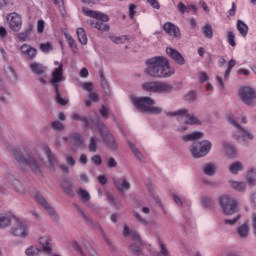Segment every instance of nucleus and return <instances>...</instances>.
<instances>
[{"instance_id":"6ab92c4d","label":"nucleus","mask_w":256,"mask_h":256,"mask_svg":"<svg viewBox=\"0 0 256 256\" xmlns=\"http://www.w3.org/2000/svg\"><path fill=\"white\" fill-rule=\"evenodd\" d=\"M166 54L170 57L171 60L174 61V63H176V65H185V58L182 54L179 53V51L168 47L166 48Z\"/></svg>"},{"instance_id":"864d4df0","label":"nucleus","mask_w":256,"mask_h":256,"mask_svg":"<svg viewBox=\"0 0 256 256\" xmlns=\"http://www.w3.org/2000/svg\"><path fill=\"white\" fill-rule=\"evenodd\" d=\"M80 87L84 90V91H88V93H91L93 91V83L91 82H84L80 84Z\"/></svg>"},{"instance_id":"2f4dec72","label":"nucleus","mask_w":256,"mask_h":256,"mask_svg":"<svg viewBox=\"0 0 256 256\" xmlns=\"http://www.w3.org/2000/svg\"><path fill=\"white\" fill-rule=\"evenodd\" d=\"M229 172L232 173V175H238L239 171H243V163L236 161L229 166Z\"/></svg>"},{"instance_id":"473e14b6","label":"nucleus","mask_w":256,"mask_h":256,"mask_svg":"<svg viewBox=\"0 0 256 256\" xmlns=\"http://www.w3.org/2000/svg\"><path fill=\"white\" fill-rule=\"evenodd\" d=\"M109 39L112 41V43H115L116 45H121L125 43V41H129V36L122 35V36H116V35H110Z\"/></svg>"},{"instance_id":"bf43d9fd","label":"nucleus","mask_w":256,"mask_h":256,"mask_svg":"<svg viewBox=\"0 0 256 256\" xmlns=\"http://www.w3.org/2000/svg\"><path fill=\"white\" fill-rule=\"evenodd\" d=\"M55 5H58L61 15H65V4L63 0H53Z\"/></svg>"},{"instance_id":"a19ab883","label":"nucleus","mask_w":256,"mask_h":256,"mask_svg":"<svg viewBox=\"0 0 256 256\" xmlns=\"http://www.w3.org/2000/svg\"><path fill=\"white\" fill-rule=\"evenodd\" d=\"M203 35L206 37V39H213V27H211V24L204 25Z\"/></svg>"},{"instance_id":"58836bf2","label":"nucleus","mask_w":256,"mask_h":256,"mask_svg":"<svg viewBox=\"0 0 256 256\" xmlns=\"http://www.w3.org/2000/svg\"><path fill=\"white\" fill-rule=\"evenodd\" d=\"M128 145L132 151V153L135 155V157L138 159V161H143V154L137 149V146L131 141H128Z\"/></svg>"},{"instance_id":"338daca9","label":"nucleus","mask_w":256,"mask_h":256,"mask_svg":"<svg viewBox=\"0 0 256 256\" xmlns=\"http://www.w3.org/2000/svg\"><path fill=\"white\" fill-rule=\"evenodd\" d=\"M91 161L92 163H94V165H101L103 163V160H101V156L99 155H94L92 158H91Z\"/></svg>"},{"instance_id":"2eb2a0df","label":"nucleus","mask_w":256,"mask_h":256,"mask_svg":"<svg viewBox=\"0 0 256 256\" xmlns=\"http://www.w3.org/2000/svg\"><path fill=\"white\" fill-rule=\"evenodd\" d=\"M34 198L37 204L41 205V207H43V209H45L48 212L50 217L57 219V212L55 211V209H53V207H51V204H49L48 201L45 200L41 194L36 193Z\"/></svg>"},{"instance_id":"37998d69","label":"nucleus","mask_w":256,"mask_h":256,"mask_svg":"<svg viewBox=\"0 0 256 256\" xmlns=\"http://www.w3.org/2000/svg\"><path fill=\"white\" fill-rule=\"evenodd\" d=\"M185 101H188V103H193L194 101H197V92L195 91H190L188 92L185 97Z\"/></svg>"},{"instance_id":"3c124183","label":"nucleus","mask_w":256,"mask_h":256,"mask_svg":"<svg viewBox=\"0 0 256 256\" xmlns=\"http://www.w3.org/2000/svg\"><path fill=\"white\" fill-rule=\"evenodd\" d=\"M202 205L203 207H206V209H211V207H213V200H211L209 197H203Z\"/></svg>"},{"instance_id":"69168bd1","label":"nucleus","mask_w":256,"mask_h":256,"mask_svg":"<svg viewBox=\"0 0 256 256\" xmlns=\"http://www.w3.org/2000/svg\"><path fill=\"white\" fill-rule=\"evenodd\" d=\"M107 165L109 169H115V167H117V161L115 160V158L110 157L107 161Z\"/></svg>"},{"instance_id":"9d476101","label":"nucleus","mask_w":256,"mask_h":256,"mask_svg":"<svg viewBox=\"0 0 256 256\" xmlns=\"http://www.w3.org/2000/svg\"><path fill=\"white\" fill-rule=\"evenodd\" d=\"M239 99L244 103V105H247V107H255L256 105V91L255 89L245 86L240 88L239 90Z\"/></svg>"},{"instance_id":"8fccbe9b","label":"nucleus","mask_w":256,"mask_h":256,"mask_svg":"<svg viewBox=\"0 0 256 256\" xmlns=\"http://www.w3.org/2000/svg\"><path fill=\"white\" fill-rule=\"evenodd\" d=\"M25 254L27 256H35V255H39V249H37L34 246H31L29 248L26 249Z\"/></svg>"},{"instance_id":"ddd939ff","label":"nucleus","mask_w":256,"mask_h":256,"mask_svg":"<svg viewBox=\"0 0 256 256\" xmlns=\"http://www.w3.org/2000/svg\"><path fill=\"white\" fill-rule=\"evenodd\" d=\"M7 22L12 31H15L16 33L21 31V27L23 26L21 15L16 12L10 13L7 15Z\"/></svg>"},{"instance_id":"f03ea898","label":"nucleus","mask_w":256,"mask_h":256,"mask_svg":"<svg viewBox=\"0 0 256 256\" xmlns=\"http://www.w3.org/2000/svg\"><path fill=\"white\" fill-rule=\"evenodd\" d=\"M132 103L140 113H149L150 115H161L163 113V108L155 106V100L151 97L133 98Z\"/></svg>"},{"instance_id":"cd10ccee","label":"nucleus","mask_w":256,"mask_h":256,"mask_svg":"<svg viewBox=\"0 0 256 256\" xmlns=\"http://www.w3.org/2000/svg\"><path fill=\"white\" fill-rule=\"evenodd\" d=\"M31 33H33V26L30 25L25 31L17 34V39L22 42L31 41Z\"/></svg>"},{"instance_id":"f8f14e48","label":"nucleus","mask_w":256,"mask_h":256,"mask_svg":"<svg viewBox=\"0 0 256 256\" xmlns=\"http://www.w3.org/2000/svg\"><path fill=\"white\" fill-rule=\"evenodd\" d=\"M10 234L14 237H22L25 239L29 235V228L27 224L23 223L19 218H14V224L10 229Z\"/></svg>"},{"instance_id":"6e6552de","label":"nucleus","mask_w":256,"mask_h":256,"mask_svg":"<svg viewBox=\"0 0 256 256\" xmlns=\"http://www.w3.org/2000/svg\"><path fill=\"white\" fill-rule=\"evenodd\" d=\"M143 91L148 93H171L173 91V85L161 81L145 82L142 84Z\"/></svg>"},{"instance_id":"393cba45","label":"nucleus","mask_w":256,"mask_h":256,"mask_svg":"<svg viewBox=\"0 0 256 256\" xmlns=\"http://www.w3.org/2000/svg\"><path fill=\"white\" fill-rule=\"evenodd\" d=\"M30 70L34 75H45V73H47V67L37 62L30 64Z\"/></svg>"},{"instance_id":"0eeeda50","label":"nucleus","mask_w":256,"mask_h":256,"mask_svg":"<svg viewBox=\"0 0 256 256\" xmlns=\"http://www.w3.org/2000/svg\"><path fill=\"white\" fill-rule=\"evenodd\" d=\"M219 204L222 209V213L226 216L235 215L239 209V202L233 196L224 195L219 198Z\"/></svg>"},{"instance_id":"774afa93","label":"nucleus","mask_w":256,"mask_h":256,"mask_svg":"<svg viewBox=\"0 0 256 256\" xmlns=\"http://www.w3.org/2000/svg\"><path fill=\"white\" fill-rule=\"evenodd\" d=\"M31 46L28 45V44H23L21 47H20V51H22L23 55H29V51L31 50Z\"/></svg>"},{"instance_id":"052dcab7","label":"nucleus","mask_w":256,"mask_h":256,"mask_svg":"<svg viewBox=\"0 0 256 256\" xmlns=\"http://www.w3.org/2000/svg\"><path fill=\"white\" fill-rule=\"evenodd\" d=\"M51 127L55 131H63V129H64L63 123H61L59 121L52 122Z\"/></svg>"},{"instance_id":"c85d7f7f","label":"nucleus","mask_w":256,"mask_h":256,"mask_svg":"<svg viewBox=\"0 0 256 256\" xmlns=\"http://www.w3.org/2000/svg\"><path fill=\"white\" fill-rule=\"evenodd\" d=\"M88 25H91V27H94V29H98V31H109V25L104 24L103 22L97 20H88Z\"/></svg>"},{"instance_id":"ea45409f","label":"nucleus","mask_w":256,"mask_h":256,"mask_svg":"<svg viewBox=\"0 0 256 256\" xmlns=\"http://www.w3.org/2000/svg\"><path fill=\"white\" fill-rule=\"evenodd\" d=\"M230 185L232 189H235L236 191H245L247 188V184L245 182L230 181Z\"/></svg>"},{"instance_id":"e433bc0d","label":"nucleus","mask_w":256,"mask_h":256,"mask_svg":"<svg viewBox=\"0 0 256 256\" xmlns=\"http://www.w3.org/2000/svg\"><path fill=\"white\" fill-rule=\"evenodd\" d=\"M76 33L78 41L81 43V45H87V34L85 33V29L78 28Z\"/></svg>"},{"instance_id":"c756f323","label":"nucleus","mask_w":256,"mask_h":256,"mask_svg":"<svg viewBox=\"0 0 256 256\" xmlns=\"http://www.w3.org/2000/svg\"><path fill=\"white\" fill-rule=\"evenodd\" d=\"M217 171V165L215 163H207L203 166L204 175L208 177H213Z\"/></svg>"},{"instance_id":"0e129e2a","label":"nucleus","mask_w":256,"mask_h":256,"mask_svg":"<svg viewBox=\"0 0 256 256\" xmlns=\"http://www.w3.org/2000/svg\"><path fill=\"white\" fill-rule=\"evenodd\" d=\"M65 159L66 162L70 165V167H75L76 161L75 158H73V156L66 154Z\"/></svg>"},{"instance_id":"e2e57ef3","label":"nucleus","mask_w":256,"mask_h":256,"mask_svg":"<svg viewBox=\"0 0 256 256\" xmlns=\"http://www.w3.org/2000/svg\"><path fill=\"white\" fill-rule=\"evenodd\" d=\"M100 115H102L103 119H109V108L101 106Z\"/></svg>"},{"instance_id":"49530a36","label":"nucleus","mask_w":256,"mask_h":256,"mask_svg":"<svg viewBox=\"0 0 256 256\" xmlns=\"http://www.w3.org/2000/svg\"><path fill=\"white\" fill-rule=\"evenodd\" d=\"M130 237L133 239V241H136V243L143 245V240H141V235H139V232L131 230Z\"/></svg>"},{"instance_id":"680f3d73","label":"nucleus","mask_w":256,"mask_h":256,"mask_svg":"<svg viewBox=\"0 0 256 256\" xmlns=\"http://www.w3.org/2000/svg\"><path fill=\"white\" fill-rule=\"evenodd\" d=\"M65 37L68 41V45H70L71 49H77V44L75 43V40L73 39V37H71V35L69 34H65Z\"/></svg>"},{"instance_id":"72a5a7b5","label":"nucleus","mask_w":256,"mask_h":256,"mask_svg":"<svg viewBox=\"0 0 256 256\" xmlns=\"http://www.w3.org/2000/svg\"><path fill=\"white\" fill-rule=\"evenodd\" d=\"M71 119H73V121H82L85 127H91V122H89V118H87V116H81L78 113H74L72 114Z\"/></svg>"},{"instance_id":"bb28decb","label":"nucleus","mask_w":256,"mask_h":256,"mask_svg":"<svg viewBox=\"0 0 256 256\" xmlns=\"http://www.w3.org/2000/svg\"><path fill=\"white\" fill-rule=\"evenodd\" d=\"M204 135L205 134L201 131H195L188 135L182 136V141H184L185 143L189 141H197V139H203Z\"/></svg>"},{"instance_id":"a878e982","label":"nucleus","mask_w":256,"mask_h":256,"mask_svg":"<svg viewBox=\"0 0 256 256\" xmlns=\"http://www.w3.org/2000/svg\"><path fill=\"white\" fill-rule=\"evenodd\" d=\"M236 233L240 239H247L249 237V223L244 222L236 228Z\"/></svg>"},{"instance_id":"603ef678","label":"nucleus","mask_w":256,"mask_h":256,"mask_svg":"<svg viewBox=\"0 0 256 256\" xmlns=\"http://www.w3.org/2000/svg\"><path fill=\"white\" fill-rule=\"evenodd\" d=\"M198 79L200 84L207 83V81H209V76L207 75V72H199Z\"/></svg>"},{"instance_id":"b1692460","label":"nucleus","mask_w":256,"mask_h":256,"mask_svg":"<svg viewBox=\"0 0 256 256\" xmlns=\"http://www.w3.org/2000/svg\"><path fill=\"white\" fill-rule=\"evenodd\" d=\"M15 220V216L11 214H0V229L11 227V223Z\"/></svg>"},{"instance_id":"dca6fc26","label":"nucleus","mask_w":256,"mask_h":256,"mask_svg":"<svg viewBox=\"0 0 256 256\" xmlns=\"http://www.w3.org/2000/svg\"><path fill=\"white\" fill-rule=\"evenodd\" d=\"M64 141H67V143L71 144L74 149H79V147H82L84 141L83 137H81V134L79 133H71L68 137H63Z\"/></svg>"},{"instance_id":"13d9d810","label":"nucleus","mask_w":256,"mask_h":256,"mask_svg":"<svg viewBox=\"0 0 256 256\" xmlns=\"http://www.w3.org/2000/svg\"><path fill=\"white\" fill-rule=\"evenodd\" d=\"M100 79H101V85L102 88L107 91L109 89V83L107 82V79H105V75L103 72H100Z\"/></svg>"},{"instance_id":"7c9ffc66","label":"nucleus","mask_w":256,"mask_h":256,"mask_svg":"<svg viewBox=\"0 0 256 256\" xmlns=\"http://www.w3.org/2000/svg\"><path fill=\"white\" fill-rule=\"evenodd\" d=\"M236 29L240 33L242 37H247V33H249V26L242 20H238L236 24Z\"/></svg>"},{"instance_id":"4c0bfd02","label":"nucleus","mask_w":256,"mask_h":256,"mask_svg":"<svg viewBox=\"0 0 256 256\" xmlns=\"http://www.w3.org/2000/svg\"><path fill=\"white\" fill-rule=\"evenodd\" d=\"M62 187L66 195H69V197H75V193H73V184L69 181H65L62 183Z\"/></svg>"},{"instance_id":"5701e85b","label":"nucleus","mask_w":256,"mask_h":256,"mask_svg":"<svg viewBox=\"0 0 256 256\" xmlns=\"http://www.w3.org/2000/svg\"><path fill=\"white\" fill-rule=\"evenodd\" d=\"M222 147L224 149V153H226V156L228 159H235L237 157V148L233 146V144L227 142V141H222Z\"/></svg>"},{"instance_id":"4d7b16f0","label":"nucleus","mask_w":256,"mask_h":256,"mask_svg":"<svg viewBox=\"0 0 256 256\" xmlns=\"http://www.w3.org/2000/svg\"><path fill=\"white\" fill-rule=\"evenodd\" d=\"M52 49H53V46L49 42L40 44V50H42L43 53H47Z\"/></svg>"},{"instance_id":"39448f33","label":"nucleus","mask_w":256,"mask_h":256,"mask_svg":"<svg viewBox=\"0 0 256 256\" xmlns=\"http://www.w3.org/2000/svg\"><path fill=\"white\" fill-rule=\"evenodd\" d=\"M228 123L237 129V131L233 134V137L237 143H243V145H247V140L253 141V139H255L253 133L239 125L234 116L228 117Z\"/></svg>"},{"instance_id":"423d86ee","label":"nucleus","mask_w":256,"mask_h":256,"mask_svg":"<svg viewBox=\"0 0 256 256\" xmlns=\"http://www.w3.org/2000/svg\"><path fill=\"white\" fill-rule=\"evenodd\" d=\"M92 123L93 121H95V126L97 127L98 131L100 132L101 135V139L104 141V143H106V145L112 149L113 151H116L117 149V142H115V138L113 137V135L111 134V132H109V128H107V126H105V123H103L101 121V118H99V116H96L94 118V120H91Z\"/></svg>"},{"instance_id":"9b49d317","label":"nucleus","mask_w":256,"mask_h":256,"mask_svg":"<svg viewBox=\"0 0 256 256\" xmlns=\"http://www.w3.org/2000/svg\"><path fill=\"white\" fill-rule=\"evenodd\" d=\"M168 115H170V117H186V125H201L200 119L197 118L195 114H189V110L187 108H182L174 112H169Z\"/></svg>"},{"instance_id":"4be33fe9","label":"nucleus","mask_w":256,"mask_h":256,"mask_svg":"<svg viewBox=\"0 0 256 256\" xmlns=\"http://www.w3.org/2000/svg\"><path fill=\"white\" fill-rule=\"evenodd\" d=\"M39 243L42 247V251L46 253V255H52L53 253V245L51 237L49 236H42L39 238Z\"/></svg>"},{"instance_id":"6e6d98bb","label":"nucleus","mask_w":256,"mask_h":256,"mask_svg":"<svg viewBox=\"0 0 256 256\" xmlns=\"http://www.w3.org/2000/svg\"><path fill=\"white\" fill-rule=\"evenodd\" d=\"M177 8L182 15H184V13H189V7H187L183 2H179Z\"/></svg>"},{"instance_id":"20e7f679","label":"nucleus","mask_w":256,"mask_h":256,"mask_svg":"<svg viewBox=\"0 0 256 256\" xmlns=\"http://www.w3.org/2000/svg\"><path fill=\"white\" fill-rule=\"evenodd\" d=\"M16 161L22 166L30 167V169L35 173V175H41V166L39 165V160L33 156V154H26L13 151Z\"/></svg>"},{"instance_id":"a211bd4d","label":"nucleus","mask_w":256,"mask_h":256,"mask_svg":"<svg viewBox=\"0 0 256 256\" xmlns=\"http://www.w3.org/2000/svg\"><path fill=\"white\" fill-rule=\"evenodd\" d=\"M75 209L78 211V213L83 217L84 221H86L87 225L90 227H93V229H99L100 233H104L103 228L99 224H95L90 216H88L83 209H81V206L74 204Z\"/></svg>"},{"instance_id":"7ed1b4c3","label":"nucleus","mask_w":256,"mask_h":256,"mask_svg":"<svg viewBox=\"0 0 256 256\" xmlns=\"http://www.w3.org/2000/svg\"><path fill=\"white\" fill-rule=\"evenodd\" d=\"M50 83L55 91V101L62 107H65L67 103H69V99H65L61 97V93L59 92V83H63L65 81V77L63 76V64H59L57 68L51 74Z\"/></svg>"},{"instance_id":"f257e3e1","label":"nucleus","mask_w":256,"mask_h":256,"mask_svg":"<svg viewBox=\"0 0 256 256\" xmlns=\"http://www.w3.org/2000/svg\"><path fill=\"white\" fill-rule=\"evenodd\" d=\"M145 73L154 79H169L175 75V68L165 56H155L146 60Z\"/></svg>"},{"instance_id":"c03bdc74","label":"nucleus","mask_w":256,"mask_h":256,"mask_svg":"<svg viewBox=\"0 0 256 256\" xmlns=\"http://www.w3.org/2000/svg\"><path fill=\"white\" fill-rule=\"evenodd\" d=\"M253 171H255V169L251 168L248 172V175H247V181H248L249 185H255L256 184V176L253 173Z\"/></svg>"},{"instance_id":"4468645a","label":"nucleus","mask_w":256,"mask_h":256,"mask_svg":"<svg viewBox=\"0 0 256 256\" xmlns=\"http://www.w3.org/2000/svg\"><path fill=\"white\" fill-rule=\"evenodd\" d=\"M82 245L83 247H81V245H79V243L75 242L74 243V249L75 251H78V253H80V255L82 256H97V253L95 252V250L91 247V245L89 244V242L87 240H85L84 238L82 239Z\"/></svg>"},{"instance_id":"a18cd8bd","label":"nucleus","mask_w":256,"mask_h":256,"mask_svg":"<svg viewBox=\"0 0 256 256\" xmlns=\"http://www.w3.org/2000/svg\"><path fill=\"white\" fill-rule=\"evenodd\" d=\"M227 42L231 47H236L237 43L235 42V33L233 31H228L227 33Z\"/></svg>"},{"instance_id":"5fc2aeb1","label":"nucleus","mask_w":256,"mask_h":256,"mask_svg":"<svg viewBox=\"0 0 256 256\" xmlns=\"http://www.w3.org/2000/svg\"><path fill=\"white\" fill-rule=\"evenodd\" d=\"M134 217H135V219H137V221H139V223H140L141 225H143L144 227H147V225H149V222L147 221V219L141 217L139 213L135 212V213H134Z\"/></svg>"},{"instance_id":"f704fd0d","label":"nucleus","mask_w":256,"mask_h":256,"mask_svg":"<svg viewBox=\"0 0 256 256\" xmlns=\"http://www.w3.org/2000/svg\"><path fill=\"white\" fill-rule=\"evenodd\" d=\"M98 143H99V138H97L96 136L90 138L89 145H88V149L90 153H97Z\"/></svg>"},{"instance_id":"c9c22d12","label":"nucleus","mask_w":256,"mask_h":256,"mask_svg":"<svg viewBox=\"0 0 256 256\" xmlns=\"http://www.w3.org/2000/svg\"><path fill=\"white\" fill-rule=\"evenodd\" d=\"M159 245V251L157 253V256H171V252L169 251V248L162 242H158Z\"/></svg>"},{"instance_id":"1a4fd4ad","label":"nucleus","mask_w":256,"mask_h":256,"mask_svg":"<svg viewBox=\"0 0 256 256\" xmlns=\"http://www.w3.org/2000/svg\"><path fill=\"white\" fill-rule=\"evenodd\" d=\"M212 147L213 144L209 140L194 142L190 147V153L194 159H201V157H205L211 151Z\"/></svg>"},{"instance_id":"f3484780","label":"nucleus","mask_w":256,"mask_h":256,"mask_svg":"<svg viewBox=\"0 0 256 256\" xmlns=\"http://www.w3.org/2000/svg\"><path fill=\"white\" fill-rule=\"evenodd\" d=\"M82 11L87 17L97 19V21H100L102 23H107V21H109V16L104 13L93 11L89 8H82Z\"/></svg>"},{"instance_id":"de8ad7c7","label":"nucleus","mask_w":256,"mask_h":256,"mask_svg":"<svg viewBox=\"0 0 256 256\" xmlns=\"http://www.w3.org/2000/svg\"><path fill=\"white\" fill-rule=\"evenodd\" d=\"M46 157L48 158V161L51 165L56 161L55 154L51 152V149L49 147H46L45 149Z\"/></svg>"},{"instance_id":"aec40b11","label":"nucleus","mask_w":256,"mask_h":256,"mask_svg":"<svg viewBox=\"0 0 256 256\" xmlns=\"http://www.w3.org/2000/svg\"><path fill=\"white\" fill-rule=\"evenodd\" d=\"M163 30L170 35V37H174V39H181V30L175 24L171 22H167L163 25Z\"/></svg>"},{"instance_id":"79ce46f5","label":"nucleus","mask_w":256,"mask_h":256,"mask_svg":"<svg viewBox=\"0 0 256 256\" xmlns=\"http://www.w3.org/2000/svg\"><path fill=\"white\" fill-rule=\"evenodd\" d=\"M77 193L83 201H89L91 199V194H89V192L83 188H79Z\"/></svg>"},{"instance_id":"412c9836","label":"nucleus","mask_w":256,"mask_h":256,"mask_svg":"<svg viewBox=\"0 0 256 256\" xmlns=\"http://www.w3.org/2000/svg\"><path fill=\"white\" fill-rule=\"evenodd\" d=\"M113 183L119 193H123L124 191H129L131 189V183L127 181V178H113Z\"/></svg>"},{"instance_id":"09e8293b","label":"nucleus","mask_w":256,"mask_h":256,"mask_svg":"<svg viewBox=\"0 0 256 256\" xmlns=\"http://www.w3.org/2000/svg\"><path fill=\"white\" fill-rule=\"evenodd\" d=\"M239 219H241V214H238L235 218L233 219H224L223 223L224 225H230V226H233V225H236L237 224V221H239Z\"/></svg>"}]
</instances>
